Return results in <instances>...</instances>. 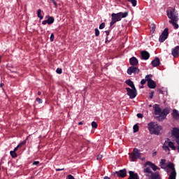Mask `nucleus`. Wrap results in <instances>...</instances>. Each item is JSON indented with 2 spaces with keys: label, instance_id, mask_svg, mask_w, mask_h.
Here are the masks:
<instances>
[{
  "label": "nucleus",
  "instance_id": "17",
  "mask_svg": "<svg viewBox=\"0 0 179 179\" xmlns=\"http://www.w3.org/2000/svg\"><path fill=\"white\" fill-rule=\"evenodd\" d=\"M154 110L155 115H160L162 114V108H160V106L159 104L154 105Z\"/></svg>",
  "mask_w": 179,
  "mask_h": 179
},
{
  "label": "nucleus",
  "instance_id": "38",
  "mask_svg": "<svg viewBox=\"0 0 179 179\" xmlns=\"http://www.w3.org/2000/svg\"><path fill=\"white\" fill-rule=\"evenodd\" d=\"M52 1L53 5H55V8H57L58 6V3H57V1L55 0H50Z\"/></svg>",
  "mask_w": 179,
  "mask_h": 179
},
{
  "label": "nucleus",
  "instance_id": "21",
  "mask_svg": "<svg viewBox=\"0 0 179 179\" xmlns=\"http://www.w3.org/2000/svg\"><path fill=\"white\" fill-rule=\"evenodd\" d=\"M151 64L152 66L156 67L160 65V59L159 57H155L152 62Z\"/></svg>",
  "mask_w": 179,
  "mask_h": 179
},
{
  "label": "nucleus",
  "instance_id": "14",
  "mask_svg": "<svg viewBox=\"0 0 179 179\" xmlns=\"http://www.w3.org/2000/svg\"><path fill=\"white\" fill-rule=\"evenodd\" d=\"M115 174H117V177H120L121 178H124L127 177V169H121L119 171H115Z\"/></svg>",
  "mask_w": 179,
  "mask_h": 179
},
{
  "label": "nucleus",
  "instance_id": "34",
  "mask_svg": "<svg viewBox=\"0 0 179 179\" xmlns=\"http://www.w3.org/2000/svg\"><path fill=\"white\" fill-rule=\"evenodd\" d=\"M27 139H29V138H27L24 141H23L22 142H21L20 144V146H23V145H26V142H27Z\"/></svg>",
  "mask_w": 179,
  "mask_h": 179
},
{
  "label": "nucleus",
  "instance_id": "16",
  "mask_svg": "<svg viewBox=\"0 0 179 179\" xmlns=\"http://www.w3.org/2000/svg\"><path fill=\"white\" fill-rule=\"evenodd\" d=\"M141 58L142 59H149V58H150V54L149 53V52L146 51V50H143L141 51Z\"/></svg>",
  "mask_w": 179,
  "mask_h": 179
},
{
  "label": "nucleus",
  "instance_id": "56",
  "mask_svg": "<svg viewBox=\"0 0 179 179\" xmlns=\"http://www.w3.org/2000/svg\"><path fill=\"white\" fill-rule=\"evenodd\" d=\"M149 107H152V104H150V105H149Z\"/></svg>",
  "mask_w": 179,
  "mask_h": 179
},
{
  "label": "nucleus",
  "instance_id": "43",
  "mask_svg": "<svg viewBox=\"0 0 179 179\" xmlns=\"http://www.w3.org/2000/svg\"><path fill=\"white\" fill-rule=\"evenodd\" d=\"M137 117L138 118H143V115H142V113H138Z\"/></svg>",
  "mask_w": 179,
  "mask_h": 179
},
{
  "label": "nucleus",
  "instance_id": "49",
  "mask_svg": "<svg viewBox=\"0 0 179 179\" xmlns=\"http://www.w3.org/2000/svg\"><path fill=\"white\" fill-rule=\"evenodd\" d=\"M105 43H110V41H108V36H106Z\"/></svg>",
  "mask_w": 179,
  "mask_h": 179
},
{
  "label": "nucleus",
  "instance_id": "28",
  "mask_svg": "<svg viewBox=\"0 0 179 179\" xmlns=\"http://www.w3.org/2000/svg\"><path fill=\"white\" fill-rule=\"evenodd\" d=\"M10 155L13 159H15V157H17V154L16 153V151H10Z\"/></svg>",
  "mask_w": 179,
  "mask_h": 179
},
{
  "label": "nucleus",
  "instance_id": "37",
  "mask_svg": "<svg viewBox=\"0 0 179 179\" xmlns=\"http://www.w3.org/2000/svg\"><path fill=\"white\" fill-rule=\"evenodd\" d=\"M57 73H59V75H61L62 73V69H57L56 70Z\"/></svg>",
  "mask_w": 179,
  "mask_h": 179
},
{
  "label": "nucleus",
  "instance_id": "9",
  "mask_svg": "<svg viewBox=\"0 0 179 179\" xmlns=\"http://www.w3.org/2000/svg\"><path fill=\"white\" fill-rule=\"evenodd\" d=\"M169 114H170V109H169V108H165L161 112L160 115L157 117V118L158 121H163V120H166V117H167Z\"/></svg>",
  "mask_w": 179,
  "mask_h": 179
},
{
  "label": "nucleus",
  "instance_id": "26",
  "mask_svg": "<svg viewBox=\"0 0 179 179\" xmlns=\"http://www.w3.org/2000/svg\"><path fill=\"white\" fill-rule=\"evenodd\" d=\"M37 16H38V17H39L40 20H43V19L44 18V17L43 15H41V9L38 10Z\"/></svg>",
  "mask_w": 179,
  "mask_h": 179
},
{
  "label": "nucleus",
  "instance_id": "18",
  "mask_svg": "<svg viewBox=\"0 0 179 179\" xmlns=\"http://www.w3.org/2000/svg\"><path fill=\"white\" fill-rule=\"evenodd\" d=\"M178 52H179V45L175 47L174 48H172L171 50V54L174 58H177L178 57Z\"/></svg>",
  "mask_w": 179,
  "mask_h": 179
},
{
  "label": "nucleus",
  "instance_id": "48",
  "mask_svg": "<svg viewBox=\"0 0 179 179\" xmlns=\"http://www.w3.org/2000/svg\"><path fill=\"white\" fill-rule=\"evenodd\" d=\"M102 157H103V155H98L96 157V159H97V160H100V159H101Z\"/></svg>",
  "mask_w": 179,
  "mask_h": 179
},
{
  "label": "nucleus",
  "instance_id": "30",
  "mask_svg": "<svg viewBox=\"0 0 179 179\" xmlns=\"http://www.w3.org/2000/svg\"><path fill=\"white\" fill-rule=\"evenodd\" d=\"M151 78H152L151 74L145 76L146 82L149 83L150 80H152Z\"/></svg>",
  "mask_w": 179,
  "mask_h": 179
},
{
  "label": "nucleus",
  "instance_id": "7",
  "mask_svg": "<svg viewBox=\"0 0 179 179\" xmlns=\"http://www.w3.org/2000/svg\"><path fill=\"white\" fill-rule=\"evenodd\" d=\"M130 162H135L138 159H141V152L138 148H134L133 152L129 155Z\"/></svg>",
  "mask_w": 179,
  "mask_h": 179
},
{
  "label": "nucleus",
  "instance_id": "31",
  "mask_svg": "<svg viewBox=\"0 0 179 179\" xmlns=\"http://www.w3.org/2000/svg\"><path fill=\"white\" fill-rule=\"evenodd\" d=\"M95 36L96 37H99V36H100V31L97 28L95 29Z\"/></svg>",
  "mask_w": 179,
  "mask_h": 179
},
{
  "label": "nucleus",
  "instance_id": "42",
  "mask_svg": "<svg viewBox=\"0 0 179 179\" xmlns=\"http://www.w3.org/2000/svg\"><path fill=\"white\" fill-rule=\"evenodd\" d=\"M153 94H155V92H151V93L150 94V99H153Z\"/></svg>",
  "mask_w": 179,
  "mask_h": 179
},
{
  "label": "nucleus",
  "instance_id": "54",
  "mask_svg": "<svg viewBox=\"0 0 179 179\" xmlns=\"http://www.w3.org/2000/svg\"><path fill=\"white\" fill-rule=\"evenodd\" d=\"M38 96H41V92L38 91Z\"/></svg>",
  "mask_w": 179,
  "mask_h": 179
},
{
  "label": "nucleus",
  "instance_id": "51",
  "mask_svg": "<svg viewBox=\"0 0 179 179\" xmlns=\"http://www.w3.org/2000/svg\"><path fill=\"white\" fill-rule=\"evenodd\" d=\"M64 169H56V171H63Z\"/></svg>",
  "mask_w": 179,
  "mask_h": 179
},
{
  "label": "nucleus",
  "instance_id": "6",
  "mask_svg": "<svg viewBox=\"0 0 179 179\" xmlns=\"http://www.w3.org/2000/svg\"><path fill=\"white\" fill-rule=\"evenodd\" d=\"M171 134L173 138L175 139L178 146H177V150L178 152H179V129L177 127H173L171 130Z\"/></svg>",
  "mask_w": 179,
  "mask_h": 179
},
{
  "label": "nucleus",
  "instance_id": "41",
  "mask_svg": "<svg viewBox=\"0 0 179 179\" xmlns=\"http://www.w3.org/2000/svg\"><path fill=\"white\" fill-rule=\"evenodd\" d=\"M33 166H38V164H40V162L38 161H35L33 162Z\"/></svg>",
  "mask_w": 179,
  "mask_h": 179
},
{
  "label": "nucleus",
  "instance_id": "2",
  "mask_svg": "<svg viewBox=\"0 0 179 179\" xmlns=\"http://www.w3.org/2000/svg\"><path fill=\"white\" fill-rule=\"evenodd\" d=\"M148 128L150 134H153L154 135H159V134L162 132V126H159V124H156L155 122L148 123Z\"/></svg>",
  "mask_w": 179,
  "mask_h": 179
},
{
  "label": "nucleus",
  "instance_id": "25",
  "mask_svg": "<svg viewBox=\"0 0 179 179\" xmlns=\"http://www.w3.org/2000/svg\"><path fill=\"white\" fill-rule=\"evenodd\" d=\"M177 22H178V21H169V23L171 24H172V26L173 27L175 30H177V29H178V27H179V25H178V24H177Z\"/></svg>",
  "mask_w": 179,
  "mask_h": 179
},
{
  "label": "nucleus",
  "instance_id": "12",
  "mask_svg": "<svg viewBox=\"0 0 179 179\" xmlns=\"http://www.w3.org/2000/svg\"><path fill=\"white\" fill-rule=\"evenodd\" d=\"M45 18L47 19L46 20H43L42 22V24H43L45 26V24H52V23H54V22L55 21V19L54 18V17H51V16H46Z\"/></svg>",
  "mask_w": 179,
  "mask_h": 179
},
{
  "label": "nucleus",
  "instance_id": "27",
  "mask_svg": "<svg viewBox=\"0 0 179 179\" xmlns=\"http://www.w3.org/2000/svg\"><path fill=\"white\" fill-rule=\"evenodd\" d=\"M128 2H130L131 3L132 6L135 7L136 6L138 1L136 0H128Z\"/></svg>",
  "mask_w": 179,
  "mask_h": 179
},
{
  "label": "nucleus",
  "instance_id": "36",
  "mask_svg": "<svg viewBox=\"0 0 179 179\" xmlns=\"http://www.w3.org/2000/svg\"><path fill=\"white\" fill-rule=\"evenodd\" d=\"M165 165L166 166V159H161L160 162H159V165Z\"/></svg>",
  "mask_w": 179,
  "mask_h": 179
},
{
  "label": "nucleus",
  "instance_id": "58",
  "mask_svg": "<svg viewBox=\"0 0 179 179\" xmlns=\"http://www.w3.org/2000/svg\"><path fill=\"white\" fill-rule=\"evenodd\" d=\"M0 170H1V168H0Z\"/></svg>",
  "mask_w": 179,
  "mask_h": 179
},
{
  "label": "nucleus",
  "instance_id": "50",
  "mask_svg": "<svg viewBox=\"0 0 179 179\" xmlns=\"http://www.w3.org/2000/svg\"><path fill=\"white\" fill-rule=\"evenodd\" d=\"M161 169H163L164 170H166V166H164L165 165L162 164V165H159Z\"/></svg>",
  "mask_w": 179,
  "mask_h": 179
},
{
  "label": "nucleus",
  "instance_id": "53",
  "mask_svg": "<svg viewBox=\"0 0 179 179\" xmlns=\"http://www.w3.org/2000/svg\"><path fill=\"white\" fill-rule=\"evenodd\" d=\"M78 125H83V122H80L78 123Z\"/></svg>",
  "mask_w": 179,
  "mask_h": 179
},
{
  "label": "nucleus",
  "instance_id": "45",
  "mask_svg": "<svg viewBox=\"0 0 179 179\" xmlns=\"http://www.w3.org/2000/svg\"><path fill=\"white\" fill-rule=\"evenodd\" d=\"M141 85H145V84L146 83V80H145V79L141 80Z\"/></svg>",
  "mask_w": 179,
  "mask_h": 179
},
{
  "label": "nucleus",
  "instance_id": "57",
  "mask_svg": "<svg viewBox=\"0 0 179 179\" xmlns=\"http://www.w3.org/2000/svg\"><path fill=\"white\" fill-rule=\"evenodd\" d=\"M0 63H1V57H0Z\"/></svg>",
  "mask_w": 179,
  "mask_h": 179
},
{
  "label": "nucleus",
  "instance_id": "13",
  "mask_svg": "<svg viewBox=\"0 0 179 179\" xmlns=\"http://www.w3.org/2000/svg\"><path fill=\"white\" fill-rule=\"evenodd\" d=\"M146 166H149V167H150V169H152V170H153V171H156L157 170H160V168L157 167V166H156V164L152 163L151 162H146L144 164V166L146 167Z\"/></svg>",
  "mask_w": 179,
  "mask_h": 179
},
{
  "label": "nucleus",
  "instance_id": "44",
  "mask_svg": "<svg viewBox=\"0 0 179 179\" xmlns=\"http://www.w3.org/2000/svg\"><path fill=\"white\" fill-rule=\"evenodd\" d=\"M50 40V41H54V34H51Z\"/></svg>",
  "mask_w": 179,
  "mask_h": 179
},
{
  "label": "nucleus",
  "instance_id": "39",
  "mask_svg": "<svg viewBox=\"0 0 179 179\" xmlns=\"http://www.w3.org/2000/svg\"><path fill=\"white\" fill-rule=\"evenodd\" d=\"M66 179H75V177H73L72 175H68L66 176Z\"/></svg>",
  "mask_w": 179,
  "mask_h": 179
},
{
  "label": "nucleus",
  "instance_id": "55",
  "mask_svg": "<svg viewBox=\"0 0 179 179\" xmlns=\"http://www.w3.org/2000/svg\"><path fill=\"white\" fill-rule=\"evenodd\" d=\"M3 86V83H0V87H2Z\"/></svg>",
  "mask_w": 179,
  "mask_h": 179
},
{
  "label": "nucleus",
  "instance_id": "33",
  "mask_svg": "<svg viewBox=\"0 0 179 179\" xmlns=\"http://www.w3.org/2000/svg\"><path fill=\"white\" fill-rule=\"evenodd\" d=\"M91 125H92V128H94V129L97 128V127H98L97 123L94 121L92 122Z\"/></svg>",
  "mask_w": 179,
  "mask_h": 179
},
{
  "label": "nucleus",
  "instance_id": "24",
  "mask_svg": "<svg viewBox=\"0 0 179 179\" xmlns=\"http://www.w3.org/2000/svg\"><path fill=\"white\" fill-rule=\"evenodd\" d=\"M172 115L175 120H179V112L177 109L173 110Z\"/></svg>",
  "mask_w": 179,
  "mask_h": 179
},
{
  "label": "nucleus",
  "instance_id": "22",
  "mask_svg": "<svg viewBox=\"0 0 179 179\" xmlns=\"http://www.w3.org/2000/svg\"><path fill=\"white\" fill-rule=\"evenodd\" d=\"M148 86L150 89H156V82H155L153 80H151L148 81Z\"/></svg>",
  "mask_w": 179,
  "mask_h": 179
},
{
  "label": "nucleus",
  "instance_id": "15",
  "mask_svg": "<svg viewBox=\"0 0 179 179\" xmlns=\"http://www.w3.org/2000/svg\"><path fill=\"white\" fill-rule=\"evenodd\" d=\"M148 179H161L160 173L159 172L152 173L149 176H148Z\"/></svg>",
  "mask_w": 179,
  "mask_h": 179
},
{
  "label": "nucleus",
  "instance_id": "32",
  "mask_svg": "<svg viewBox=\"0 0 179 179\" xmlns=\"http://www.w3.org/2000/svg\"><path fill=\"white\" fill-rule=\"evenodd\" d=\"M104 27H106V23L102 22V23L99 25V29H100V30H103V29H104Z\"/></svg>",
  "mask_w": 179,
  "mask_h": 179
},
{
  "label": "nucleus",
  "instance_id": "8",
  "mask_svg": "<svg viewBox=\"0 0 179 179\" xmlns=\"http://www.w3.org/2000/svg\"><path fill=\"white\" fill-rule=\"evenodd\" d=\"M126 90L127 92V95H129V99H133L136 97L138 95V92L136 91V88H129V87H126Z\"/></svg>",
  "mask_w": 179,
  "mask_h": 179
},
{
  "label": "nucleus",
  "instance_id": "52",
  "mask_svg": "<svg viewBox=\"0 0 179 179\" xmlns=\"http://www.w3.org/2000/svg\"><path fill=\"white\" fill-rule=\"evenodd\" d=\"M103 179H110V177H108V176H104V177H103Z\"/></svg>",
  "mask_w": 179,
  "mask_h": 179
},
{
  "label": "nucleus",
  "instance_id": "46",
  "mask_svg": "<svg viewBox=\"0 0 179 179\" xmlns=\"http://www.w3.org/2000/svg\"><path fill=\"white\" fill-rule=\"evenodd\" d=\"M20 148V145H17V147H15V148H14V152H16V151H17V149H19Z\"/></svg>",
  "mask_w": 179,
  "mask_h": 179
},
{
  "label": "nucleus",
  "instance_id": "47",
  "mask_svg": "<svg viewBox=\"0 0 179 179\" xmlns=\"http://www.w3.org/2000/svg\"><path fill=\"white\" fill-rule=\"evenodd\" d=\"M105 33L106 34V37H108V36H110V31L106 30V31H105Z\"/></svg>",
  "mask_w": 179,
  "mask_h": 179
},
{
  "label": "nucleus",
  "instance_id": "29",
  "mask_svg": "<svg viewBox=\"0 0 179 179\" xmlns=\"http://www.w3.org/2000/svg\"><path fill=\"white\" fill-rule=\"evenodd\" d=\"M133 129H134V133H136V132H138V131H139V126H138V124H135L133 127Z\"/></svg>",
  "mask_w": 179,
  "mask_h": 179
},
{
  "label": "nucleus",
  "instance_id": "35",
  "mask_svg": "<svg viewBox=\"0 0 179 179\" xmlns=\"http://www.w3.org/2000/svg\"><path fill=\"white\" fill-rule=\"evenodd\" d=\"M36 101L37 103H38V104H41L43 103V100L38 97L36 99Z\"/></svg>",
  "mask_w": 179,
  "mask_h": 179
},
{
  "label": "nucleus",
  "instance_id": "11",
  "mask_svg": "<svg viewBox=\"0 0 179 179\" xmlns=\"http://www.w3.org/2000/svg\"><path fill=\"white\" fill-rule=\"evenodd\" d=\"M139 72H140L139 69L137 67H135V66H131L127 69L128 75H132V73H134V75H138Z\"/></svg>",
  "mask_w": 179,
  "mask_h": 179
},
{
  "label": "nucleus",
  "instance_id": "1",
  "mask_svg": "<svg viewBox=\"0 0 179 179\" xmlns=\"http://www.w3.org/2000/svg\"><path fill=\"white\" fill-rule=\"evenodd\" d=\"M112 18H111V22L110 23V26H114L117 22L121 21L122 19H124L128 16V12H120L117 13H112L111 15Z\"/></svg>",
  "mask_w": 179,
  "mask_h": 179
},
{
  "label": "nucleus",
  "instance_id": "4",
  "mask_svg": "<svg viewBox=\"0 0 179 179\" xmlns=\"http://www.w3.org/2000/svg\"><path fill=\"white\" fill-rule=\"evenodd\" d=\"M166 13L169 19L171 20L169 22H178V13L176 11V9L168 10Z\"/></svg>",
  "mask_w": 179,
  "mask_h": 179
},
{
  "label": "nucleus",
  "instance_id": "5",
  "mask_svg": "<svg viewBox=\"0 0 179 179\" xmlns=\"http://www.w3.org/2000/svg\"><path fill=\"white\" fill-rule=\"evenodd\" d=\"M166 167L171 169L170 171L169 169H166V172L170 173L171 171L169 179H176L177 177V172L176 171V167L174 166V164L170 162L166 166Z\"/></svg>",
  "mask_w": 179,
  "mask_h": 179
},
{
  "label": "nucleus",
  "instance_id": "40",
  "mask_svg": "<svg viewBox=\"0 0 179 179\" xmlns=\"http://www.w3.org/2000/svg\"><path fill=\"white\" fill-rule=\"evenodd\" d=\"M150 29L152 31H155V30H156V26H155V24H152Z\"/></svg>",
  "mask_w": 179,
  "mask_h": 179
},
{
  "label": "nucleus",
  "instance_id": "19",
  "mask_svg": "<svg viewBox=\"0 0 179 179\" xmlns=\"http://www.w3.org/2000/svg\"><path fill=\"white\" fill-rule=\"evenodd\" d=\"M129 64L131 66H136L138 64V59L135 57H132L129 59Z\"/></svg>",
  "mask_w": 179,
  "mask_h": 179
},
{
  "label": "nucleus",
  "instance_id": "3",
  "mask_svg": "<svg viewBox=\"0 0 179 179\" xmlns=\"http://www.w3.org/2000/svg\"><path fill=\"white\" fill-rule=\"evenodd\" d=\"M162 149L166 152L168 155H170V149H171V150H176L177 146L174 145L173 141H170V139L167 138L162 145Z\"/></svg>",
  "mask_w": 179,
  "mask_h": 179
},
{
  "label": "nucleus",
  "instance_id": "20",
  "mask_svg": "<svg viewBox=\"0 0 179 179\" xmlns=\"http://www.w3.org/2000/svg\"><path fill=\"white\" fill-rule=\"evenodd\" d=\"M143 171L145 173V177H149L153 171H152V169L149 166H145V168L143 169Z\"/></svg>",
  "mask_w": 179,
  "mask_h": 179
},
{
  "label": "nucleus",
  "instance_id": "10",
  "mask_svg": "<svg viewBox=\"0 0 179 179\" xmlns=\"http://www.w3.org/2000/svg\"><path fill=\"white\" fill-rule=\"evenodd\" d=\"M169 38V28H165L159 38V43H164Z\"/></svg>",
  "mask_w": 179,
  "mask_h": 179
},
{
  "label": "nucleus",
  "instance_id": "23",
  "mask_svg": "<svg viewBox=\"0 0 179 179\" xmlns=\"http://www.w3.org/2000/svg\"><path fill=\"white\" fill-rule=\"evenodd\" d=\"M126 85H128L131 89H134L135 87V84H134V82L131 80H127L125 81Z\"/></svg>",
  "mask_w": 179,
  "mask_h": 179
}]
</instances>
